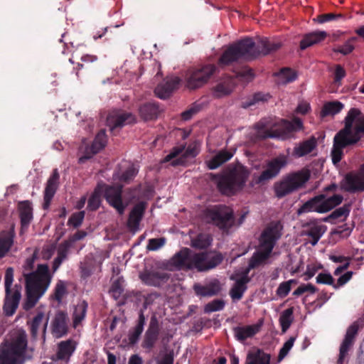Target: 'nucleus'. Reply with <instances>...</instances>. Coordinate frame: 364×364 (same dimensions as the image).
I'll return each instance as SVG.
<instances>
[{
	"instance_id": "nucleus-1",
	"label": "nucleus",
	"mask_w": 364,
	"mask_h": 364,
	"mask_svg": "<svg viewBox=\"0 0 364 364\" xmlns=\"http://www.w3.org/2000/svg\"><path fill=\"white\" fill-rule=\"evenodd\" d=\"M55 245H45L41 250H36L33 256L28 258L23 267L25 279L26 299L23 309L28 310L36 306L39 299L46 292L53 279L48 264H38L34 271V262L36 259L48 260L55 252Z\"/></svg>"
},
{
	"instance_id": "nucleus-2",
	"label": "nucleus",
	"mask_w": 364,
	"mask_h": 364,
	"mask_svg": "<svg viewBox=\"0 0 364 364\" xmlns=\"http://www.w3.org/2000/svg\"><path fill=\"white\" fill-rule=\"evenodd\" d=\"M282 229L283 225L279 221L269 224L261 234L258 249L250 260L248 267L241 273L235 272L230 277L232 280L235 281L230 291L232 300H240L242 297L247 289L246 284L250 281L248 277L250 269L259 267L267 261L276 241L282 235Z\"/></svg>"
},
{
	"instance_id": "nucleus-3",
	"label": "nucleus",
	"mask_w": 364,
	"mask_h": 364,
	"mask_svg": "<svg viewBox=\"0 0 364 364\" xmlns=\"http://www.w3.org/2000/svg\"><path fill=\"white\" fill-rule=\"evenodd\" d=\"M364 135V114L360 109L351 108L345 117V127L334 137L331 157L333 164L341 161L343 149L356 144Z\"/></svg>"
},
{
	"instance_id": "nucleus-4",
	"label": "nucleus",
	"mask_w": 364,
	"mask_h": 364,
	"mask_svg": "<svg viewBox=\"0 0 364 364\" xmlns=\"http://www.w3.org/2000/svg\"><path fill=\"white\" fill-rule=\"evenodd\" d=\"M223 259V257L219 252L196 253L183 248L173 257L172 264L178 269L203 272L215 267Z\"/></svg>"
},
{
	"instance_id": "nucleus-5",
	"label": "nucleus",
	"mask_w": 364,
	"mask_h": 364,
	"mask_svg": "<svg viewBox=\"0 0 364 364\" xmlns=\"http://www.w3.org/2000/svg\"><path fill=\"white\" fill-rule=\"evenodd\" d=\"M302 129V121L296 117L291 121L280 119L278 122L272 119H264L255 125L257 136L261 139L270 137L286 139Z\"/></svg>"
},
{
	"instance_id": "nucleus-6",
	"label": "nucleus",
	"mask_w": 364,
	"mask_h": 364,
	"mask_svg": "<svg viewBox=\"0 0 364 364\" xmlns=\"http://www.w3.org/2000/svg\"><path fill=\"white\" fill-rule=\"evenodd\" d=\"M27 347L26 332L14 329L0 349V364H21Z\"/></svg>"
},
{
	"instance_id": "nucleus-7",
	"label": "nucleus",
	"mask_w": 364,
	"mask_h": 364,
	"mask_svg": "<svg viewBox=\"0 0 364 364\" xmlns=\"http://www.w3.org/2000/svg\"><path fill=\"white\" fill-rule=\"evenodd\" d=\"M122 186H109L99 184L88 200L87 208L91 210H97L101 203V196L104 194L107 203L122 215L126 208L122 202Z\"/></svg>"
},
{
	"instance_id": "nucleus-8",
	"label": "nucleus",
	"mask_w": 364,
	"mask_h": 364,
	"mask_svg": "<svg viewBox=\"0 0 364 364\" xmlns=\"http://www.w3.org/2000/svg\"><path fill=\"white\" fill-rule=\"evenodd\" d=\"M248 176V170L242 165H237L220 177L218 188L224 195H234L242 189Z\"/></svg>"
},
{
	"instance_id": "nucleus-9",
	"label": "nucleus",
	"mask_w": 364,
	"mask_h": 364,
	"mask_svg": "<svg viewBox=\"0 0 364 364\" xmlns=\"http://www.w3.org/2000/svg\"><path fill=\"white\" fill-rule=\"evenodd\" d=\"M256 56L255 43L245 38L229 46L219 59L220 65H227L240 60H249Z\"/></svg>"
},
{
	"instance_id": "nucleus-10",
	"label": "nucleus",
	"mask_w": 364,
	"mask_h": 364,
	"mask_svg": "<svg viewBox=\"0 0 364 364\" xmlns=\"http://www.w3.org/2000/svg\"><path fill=\"white\" fill-rule=\"evenodd\" d=\"M343 197L339 194L328 196L321 193L306 201L299 210L298 213L317 212L320 213H327L340 205Z\"/></svg>"
},
{
	"instance_id": "nucleus-11",
	"label": "nucleus",
	"mask_w": 364,
	"mask_h": 364,
	"mask_svg": "<svg viewBox=\"0 0 364 364\" xmlns=\"http://www.w3.org/2000/svg\"><path fill=\"white\" fill-rule=\"evenodd\" d=\"M14 269L11 267L6 269L4 276V286L6 298L4 305V311L7 316H11L16 311L21 295V287L18 285L13 287Z\"/></svg>"
},
{
	"instance_id": "nucleus-12",
	"label": "nucleus",
	"mask_w": 364,
	"mask_h": 364,
	"mask_svg": "<svg viewBox=\"0 0 364 364\" xmlns=\"http://www.w3.org/2000/svg\"><path fill=\"white\" fill-rule=\"evenodd\" d=\"M204 219L220 229L226 230L233 224V212L227 206H215L205 210Z\"/></svg>"
},
{
	"instance_id": "nucleus-13",
	"label": "nucleus",
	"mask_w": 364,
	"mask_h": 364,
	"mask_svg": "<svg viewBox=\"0 0 364 364\" xmlns=\"http://www.w3.org/2000/svg\"><path fill=\"white\" fill-rule=\"evenodd\" d=\"M215 70L214 65H206L191 71L187 78L186 87L191 90L202 87L208 81Z\"/></svg>"
},
{
	"instance_id": "nucleus-14",
	"label": "nucleus",
	"mask_w": 364,
	"mask_h": 364,
	"mask_svg": "<svg viewBox=\"0 0 364 364\" xmlns=\"http://www.w3.org/2000/svg\"><path fill=\"white\" fill-rule=\"evenodd\" d=\"M50 328L52 335L57 338L66 335L69 329L67 312L63 310L56 311L51 318Z\"/></svg>"
},
{
	"instance_id": "nucleus-15",
	"label": "nucleus",
	"mask_w": 364,
	"mask_h": 364,
	"mask_svg": "<svg viewBox=\"0 0 364 364\" xmlns=\"http://www.w3.org/2000/svg\"><path fill=\"white\" fill-rule=\"evenodd\" d=\"M135 120V117L130 113H127L122 110H113L108 115L107 123L112 131L117 127L134 123Z\"/></svg>"
},
{
	"instance_id": "nucleus-16",
	"label": "nucleus",
	"mask_w": 364,
	"mask_h": 364,
	"mask_svg": "<svg viewBox=\"0 0 364 364\" xmlns=\"http://www.w3.org/2000/svg\"><path fill=\"white\" fill-rule=\"evenodd\" d=\"M287 157L280 156L270 161L267 166V168L262 173L257 183L269 180L278 174L280 169L287 164Z\"/></svg>"
},
{
	"instance_id": "nucleus-17",
	"label": "nucleus",
	"mask_w": 364,
	"mask_h": 364,
	"mask_svg": "<svg viewBox=\"0 0 364 364\" xmlns=\"http://www.w3.org/2000/svg\"><path fill=\"white\" fill-rule=\"evenodd\" d=\"M15 225L11 224L6 230L0 231V259L6 256L14 243Z\"/></svg>"
},
{
	"instance_id": "nucleus-18",
	"label": "nucleus",
	"mask_w": 364,
	"mask_h": 364,
	"mask_svg": "<svg viewBox=\"0 0 364 364\" xmlns=\"http://www.w3.org/2000/svg\"><path fill=\"white\" fill-rule=\"evenodd\" d=\"M343 188L348 191H362L364 189V174L363 173H350L342 183Z\"/></svg>"
},
{
	"instance_id": "nucleus-19",
	"label": "nucleus",
	"mask_w": 364,
	"mask_h": 364,
	"mask_svg": "<svg viewBox=\"0 0 364 364\" xmlns=\"http://www.w3.org/2000/svg\"><path fill=\"white\" fill-rule=\"evenodd\" d=\"M48 318L46 314L38 309L36 316L28 322L31 335L36 337L39 332L46 333Z\"/></svg>"
},
{
	"instance_id": "nucleus-20",
	"label": "nucleus",
	"mask_w": 364,
	"mask_h": 364,
	"mask_svg": "<svg viewBox=\"0 0 364 364\" xmlns=\"http://www.w3.org/2000/svg\"><path fill=\"white\" fill-rule=\"evenodd\" d=\"M262 325L263 321H259L258 323L255 324L237 327L235 328V336L238 341H245L259 333Z\"/></svg>"
},
{
	"instance_id": "nucleus-21",
	"label": "nucleus",
	"mask_w": 364,
	"mask_h": 364,
	"mask_svg": "<svg viewBox=\"0 0 364 364\" xmlns=\"http://www.w3.org/2000/svg\"><path fill=\"white\" fill-rule=\"evenodd\" d=\"M107 143V135L105 131L100 132L95 138V140L90 147H87L85 150V156L80 158V163L85 159H90L92 155L102 149Z\"/></svg>"
},
{
	"instance_id": "nucleus-22",
	"label": "nucleus",
	"mask_w": 364,
	"mask_h": 364,
	"mask_svg": "<svg viewBox=\"0 0 364 364\" xmlns=\"http://www.w3.org/2000/svg\"><path fill=\"white\" fill-rule=\"evenodd\" d=\"M358 329V326L355 323H353L348 328L345 339L340 348L338 364H343V360L345 359L349 348L353 344V339L357 334Z\"/></svg>"
},
{
	"instance_id": "nucleus-23",
	"label": "nucleus",
	"mask_w": 364,
	"mask_h": 364,
	"mask_svg": "<svg viewBox=\"0 0 364 364\" xmlns=\"http://www.w3.org/2000/svg\"><path fill=\"white\" fill-rule=\"evenodd\" d=\"M180 83V79L178 77H171L168 78L164 85H159L154 92L157 97L161 99H166L170 96L171 92L178 88Z\"/></svg>"
},
{
	"instance_id": "nucleus-24",
	"label": "nucleus",
	"mask_w": 364,
	"mask_h": 364,
	"mask_svg": "<svg viewBox=\"0 0 364 364\" xmlns=\"http://www.w3.org/2000/svg\"><path fill=\"white\" fill-rule=\"evenodd\" d=\"M311 173L308 168L289 174L286 178L293 191L302 187L310 178Z\"/></svg>"
},
{
	"instance_id": "nucleus-25",
	"label": "nucleus",
	"mask_w": 364,
	"mask_h": 364,
	"mask_svg": "<svg viewBox=\"0 0 364 364\" xmlns=\"http://www.w3.org/2000/svg\"><path fill=\"white\" fill-rule=\"evenodd\" d=\"M317 146V139L311 136L309 139L304 140L297 144L294 149L292 154L295 157H302L311 154Z\"/></svg>"
},
{
	"instance_id": "nucleus-26",
	"label": "nucleus",
	"mask_w": 364,
	"mask_h": 364,
	"mask_svg": "<svg viewBox=\"0 0 364 364\" xmlns=\"http://www.w3.org/2000/svg\"><path fill=\"white\" fill-rule=\"evenodd\" d=\"M18 211L21 218V234L26 230L29 223L31 222L32 215V206L31 203L28 201H22L18 203Z\"/></svg>"
},
{
	"instance_id": "nucleus-27",
	"label": "nucleus",
	"mask_w": 364,
	"mask_h": 364,
	"mask_svg": "<svg viewBox=\"0 0 364 364\" xmlns=\"http://www.w3.org/2000/svg\"><path fill=\"white\" fill-rule=\"evenodd\" d=\"M193 289L198 296H211L217 294L220 291V284L218 280L215 279L205 286L196 284L193 286Z\"/></svg>"
},
{
	"instance_id": "nucleus-28",
	"label": "nucleus",
	"mask_w": 364,
	"mask_h": 364,
	"mask_svg": "<svg viewBox=\"0 0 364 364\" xmlns=\"http://www.w3.org/2000/svg\"><path fill=\"white\" fill-rule=\"evenodd\" d=\"M75 348L76 342L73 340L61 341L58 346L57 358L68 362Z\"/></svg>"
},
{
	"instance_id": "nucleus-29",
	"label": "nucleus",
	"mask_w": 364,
	"mask_h": 364,
	"mask_svg": "<svg viewBox=\"0 0 364 364\" xmlns=\"http://www.w3.org/2000/svg\"><path fill=\"white\" fill-rule=\"evenodd\" d=\"M327 33L323 31H317L306 34L300 42V48L304 50L326 39Z\"/></svg>"
},
{
	"instance_id": "nucleus-30",
	"label": "nucleus",
	"mask_w": 364,
	"mask_h": 364,
	"mask_svg": "<svg viewBox=\"0 0 364 364\" xmlns=\"http://www.w3.org/2000/svg\"><path fill=\"white\" fill-rule=\"evenodd\" d=\"M146 208V203L141 202L134 205L129 213L128 219V226L130 228H136L138 227L142 216Z\"/></svg>"
},
{
	"instance_id": "nucleus-31",
	"label": "nucleus",
	"mask_w": 364,
	"mask_h": 364,
	"mask_svg": "<svg viewBox=\"0 0 364 364\" xmlns=\"http://www.w3.org/2000/svg\"><path fill=\"white\" fill-rule=\"evenodd\" d=\"M199 144L194 143L193 145L188 147L186 150L184 147L174 148L173 151L166 156L164 159L165 162L171 161L172 159L179 156L181 154L184 156L194 157L198 153Z\"/></svg>"
},
{
	"instance_id": "nucleus-32",
	"label": "nucleus",
	"mask_w": 364,
	"mask_h": 364,
	"mask_svg": "<svg viewBox=\"0 0 364 364\" xmlns=\"http://www.w3.org/2000/svg\"><path fill=\"white\" fill-rule=\"evenodd\" d=\"M270 356L259 349L250 351L245 364H269Z\"/></svg>"
},
{
	"instance_id": "nucleus-33",
	"label": "nucleus",
	"mask_w": 364,
	"mask_h": 364,
	"mask_svg": "<svg viewBox=\"0 0 364 364\" xmlns=\"http://www.w3.org/2000/svg\"><path fill=\"white\" fill-rule=\"evenodd\" d=\"M87 309V304L85 301H79L74 307L72 314L73 326L75 328L79 326L85 319Z\"/></svg>"
},
{
	"instance_id": "nucleus-34",
	"label": "nucleus",
	"mask_w": 364,
	"mask_h": 364,
	"mask_svg": "<svg viewBox=\"0 0 364 364\" xmlns=\"http://www.w3.org/2000/svg\"><path fill=\"white\" fill-rule=\"evenodd\" d=\"M234 155V151L222 150L219 151L212 159L207 162L210 169H215L223 163L230 160Z\"/></svg>"
},
{
	"instance_id": "nucleus-35",
	"label": "nucleus",
	"mask_w": 364,
	"mask_h": 364,
	"mask_svg": "<svg viewBox=\"0 0 364 364\" xmlns=\"http://www.w3.org/2000/svg\"><path fill=\"white\" fill-rule=\"evenodd\" d=\"M59 180V173L57 169H55L49 179L48 180L47 185L45 189V200L50 201L54 196L58 187Z\"/></svg>"
},
{
	"instance_id": "nucleus-36",
	"label": "nucleus",
	"mask_w": 364,
	"mask_h": 364,
	"mask_svg": "<svg viewBox=\"0 0 364 364\" xmlns=\"http://www.w3.org/2000/svg\"><path fill=\"white\" fill-rule=\"evenodd\" d=\"M158 113V107L152 103L145 104L139 109V114L141 118L146 121L156 118Z\"/></svg>"
},
{
	"instance_id": "nucleus-37",
	"label": "nucleus",
	"mask_w": 364,
	"mask_h": 364,
	"mask_svg": "<svg viewBox=\"0 0 364 364\" xmlns=\"http://www.w3.org/2000/svg\"><path fill=\"white\" fill-rule=\"evenodd\" d=\"M212 242V238L208 234H199L196 237L191 238V245L196 249H205L208 247Z\"/></svg>"
},
{
	"instance_id": "nucleus-38",
	"label": "nucleus",
	"mask_w": 364,
	"mask_h": 364,
	"mask_svg": "<svg viewBox=\"0 0 364 364\" xmlns=\"http://www.w3.org/2000/svg\"><path fill=\"white\" fill-rule=\"evenodd\" d=\"M343 107V104L338 101L328 102L323 105L321 114L322 117L334 115L340 112Z\"/></svg>"
},
{
	"instance_id": "nucleus-39",
	"label": "nucleus",
	"mask_w": 364,
	"mask_h": 364,
	"mask_svg": "<svg viewBox=\"0 0 364 364\" xmlns=\"http://www.w3.org/2000/svg\"><path fill=\"white\" fill-rule=\"evenodd\" d=\"M69 247L70 245L68 242H65L59 246L58 249V256L53 263V273L58 269L62 262L66 258Z\"/></svg>"
},
{
	"instance_id": "nucleus-40",
	"label": "nucleus",
	"mask_w": 364,
	"mask_h": 364,
	"mask_svg": "<svg viewBox=\"0 0 364 364\" xmlns=\"http://www.w3.org/2000/svg\"><path fill=\"white\" fill-rule=\"evenodd\" d=\"M234 80L235 79L230 77L227 81L219 84L214 90V95L218 97H220L230 93L234 87Z\"/></svg>"
},
{
	"instance_id": "nucleus-41",
	"label": "nucleus",
	"mask_w": 364,
	"mask_h": 364,
	"mask_svg": "<svg viewBox=\"0 0 364 364\" xmlns=\"http://www.w3.org/2000/svg\"><path fill=\"white\" fill-rule=\"evenodd\" d=\"M67 287L66 284L63 281H58L54 288V291L53 294L50 296V298L53 300L57 301L58 304L62 303L63 298L66 296Z\"/></svg>"
},
{
	"instance_id": "nucleus-42",
	"label": "nucleus",
	"mask_w": 364,
	"mask_h": 364,
	"mask_svg": "<svg viewBox=\"0 0 364 364\" xmlns=\"http://www.w3.org/2000/svg\"><path fill=\"white\" fill-rule=\"evenodd\" d=\"M293 314H294V308L290 307L284 311L280 315L279 318V323L282 327V330L283 332L287 331V330L290 327L292 321H293Z\"/></svg>"
},
{
	"instance_id": "nucleus-43",
	"label": "nucleus",
	"mask_w": 364,
	"mask_h": 364,
	"mask_svg": "<svg viewBox=\"0 0 364 364\" xmlns=\"http://www.w3.org/2000/svg\"><path fill=\"white\" fill-rule=\"evenodd\" d=\"M276 76L278 84H286L294 80L296 77V74L289 68H283Z\"/></svg>"
},
{
	"instance_id": "nucleus-44",
	"label": "nucleus",
	"mask_w": 364,
	"mask_h": 364,
	"mask_svg": "<svg viewBox=\"0 0 364 364\" xmlns=\"http://www.w3.org/2000/svg\"><path fill=\"white\" fill-rule=\"evenodd\" d=\"M330 259L336 263H343V265L337 267L334 272L336 276L339 275L343 271L348 268L350 264V259L342 255H331Z\"/></svg>"
},
{
	"instance_id": "nucleus-45",
	"label": "nucleus",
	"mask_w": 364,
	"mask_h": 364,
	"mask_svg": "<svg viewBox=\"0 0 364 364\" xmlns=\"http://www.w3.org/2000/svg\"><path fill=\"white\" fill-rule=\"evenodd\" d=\"M274 190L277 196L279 198L293 191V189L288 183L287 178L282 182L277 183L274 186Z\"/></svg>"
},
{
	"instance_id": "nucleus-46",
	"label": "nucleus",
	"mask_w": 364,
	"mask_h": 364,
	"mask_svg": "<svg viewBox=\"0 0 364 364\" xmlns=\"http://www.w3.org/2000/svg\"><path fill=\"white\" fill-rule=\"evenodd\" d=\"M296 284V281L290 279L281 283L277 289V295L281 298L287 296L291 291V284Z\"/></svg>"
},
{
	"instance_id": "nucleus-47",
	"label": "nucleus",
	"mask_w": 364,
	"mask_h": 364,
	"mask_svg": "<svg viewBox=\"0 0 364 364\" xmlns=\"http://www.w3.org/2000/svg\"><path fill=\"white\" fill-rule=\"evenodd\" d=\"M342 17L343 15L341 14H335L333 13H329L318 15L316 18H314L312 21L314 23L322 24Z\"/></svg>"
},
{
	"instance_id": "nucleus-48",
	"label": "nucleus",
	"mask_w": 364,
	"mask_h": 364,
	"mask_svg": "<svg viewBox=\"0 0 364 364\" xmlns=\"http://www.w3.org/2000/svg\"><path fill=\"white\" fill-rule=\"evenodd\" d=\"M225 302L222 299H215L208 303L204 306L205 313H211L222 310L224 308Z\"/></svg>"
},
{
	"instance_id": "nucleus-49",
	"label": "nucleus",
	"mask_w": 364,
	"mask_h": 364,
	"mask_svg": "<svg viewBox=\"0 0 364 364\" xmlns=\"http://www.w3.org/2000/svg\"><path fill=\"white\" fill-rule=\"evenodd\" d=\"M322 269V266L317 262H311L308 264L306 272L304 274V280H309L312 278L316 273Z\"/></svg>"
},
{
	"instance_id": "nucleus-50",
	"label": "nucleus",
	"mask_w": 364,
	"mask_h": 364,
	"mask_svg": "<svg viewBox=\"0 0 364 364\" xmlns=\"http://www.w3.org/2000/svg\"><path fill=\"white\" fill-rule=\"evenodd\" d=\"M144 322V318L143 316V314H141L140 315V318H139L138 324L136 326L133 332L131 333V334L129 336V340L132 343L136 342V341L138 339L139 336L142 333Z\"/></svg>"
},
{
	"instance_id": "nucleus-51",
	"label": "nucleus",
	"mask_w": 364,
	"mask_h": 364,
	"mask_svg": "<svg viewBox=\"0 0 364 364\" xmlns=\"http://www.w3.org/2000/svg\"><path fill=\"white\" fill-rule=\"evenodd\" d=\"M295 338L291 337L287 341H286L281 348L279 353V361H281L289 353L292 346H294Z\"/></svg>"
},
{
	"instance_id": "nucleus-52",
	"label": "nucleus",
	"mask_w": 364,
	"mask_h": 364,
	"mask_svg": "<svg viewBox=\"0 0 364 364\" xmlns=\"http://www.w3.org/2000/svg\"><path fill=\"white\" fill-rule=\"evenodd\" d=\"M137 172V168L133 164H129L126 172L118 178L120 181L127 182L134 178L136 175Z\"/></svg>"
},
{
	"instance_id": "nucleus-53",
	"label": "nucleus",
	"mask_w": 364,
	"mask_h": 364,
	"mask_svg": "<svg viewBox=\"0 0 364 364\" xmlns=\"http://www.w3.org/2000/svg\"><path fill=\"white\" fill-rule=\"evenodd\" d=\"M85 217L84 211H80L79 213H74L71 215L70 219L68 220V225H72L75 228L79 226Z\"/></svg>"
},
{
	"instance_id": "nucleus-54",
	"label": "nucleus",
	"mask_w": 364,
	"mask_h": 364,
	"mask_svg": "<svg viewBox=\"0 0 364 364\" xmlns=\"http://www.w3.org/2000/svg\"><path fill=\"white\" fill-rule=\"evenodd\" d=\"M307 291L314 293L316 291L315 287L311 284H301L294 291L293 294L300 296Z\"/></svg>"
},
{
	"instance_id": "nucleus-55",
	"label": "nucleus",
	"mask_w": 364,
	"mask_h": 364,
	"mask_svg": "<svg viewBox=\"0 0 364 364\" xmlns=\"http://www.w3.org/2000/svg\"><path fill=\"white\" fill-rule=\"evenodd\" d=\"M311 110L310 103L306 100H301L299 102L296 109V113L300 114H306L309 113Z\"/></svg>"
},
{
	"instance_id": "nucleus-56",
	"label": "nucleus",
	"mask_w": 364,
	"mask_h": 364,
	"mask_svg": "<svg viewBox=\"0 0 364 364\" xmlns=\"http://www.w3.org/2000/svg\"><path fill=\"white\" fill-rule=\"evenodd\" d=\"M316 282L318 284H333V278L328 273H320L316 277Z\"/></svg>"
},
{
	"instance_id": "nucleus-57",
	"label": "nucleus",
	"mask_w": 364,
	"mask_h": 364,
	"mask_svg": "<svg viewBox=\"0 0 364 364\" xmlns=\"http://www.w3.org/2000/svg\"><path fill=\"white\" fill-rule=\"evenodd\" d=\"M164 243L165 240L164 238L151 239L149 241L147 248L149 250H156L162 247Z\"/></svg>"
},
{
	"instance_id": "nucleus-58",
	"label": "nucleus",
	"mask_w": 364,
	"mask_h": 364,
	"mask_svg": "<svg viewBox=\"0 0 364 364\" xmlns=\"http://www.w3.org/2000/svg\"><path fill=\"white\" fill-rule=\"evenodd\" d=\"M353 48H354V47L352 45L350 41H348L342 46L334 49V51L341 53L343 55H347V54H349L350 53H351L353 51Z\"/></svg>"
},
{
	"instance_id": "nucleus-59",
	"label": "nucleus",
	"mask_w": 364,
	"mask_h": 364,
	"mask_svg": "<svg viewBox=\"0 0 364 364\" xmlns=\"http://www.w3.org/2000/svg\"><path fill=\"white\" fill-rule=\"evenodd\" d=\"M243 77L252 79L253 77V71L251 69L245 68L242 72H239L236 73L235 79L241 80Z\"/></svg>"
},
{
	"instance_id": "nucleus-60",
	"label": "nucleus",
	"mask_w": 364,
	"mask_h": 364,
	"mask_svg": "<svg viewBox=\"0 0 364 364\" xmlns=\"http://www.w3.org/2000/svg\"><path fill=\"white\" fill-rule=\"evenodd\" d=\"M352 276H353L352 272H347L346 273H345L343 275L341 276L338 279L336 287H341V286L344 285L352 278Z\"/></svg>"
},
{
	"instance_id": "nucleus-61",
	"label": "nucleus",
	"mask_w": 364,
	"mask_h": 364,
	"mask_svg": "<svg viewBox=\"0 0 364 364\" xmlns=\"http://www.w3.org/2000/svg\"><path fill=\"white\" fill-rule=\"evenodd\" d=\"M173 355L172 353H166L157 360V364H173Z\"/></svg>"
},
{
	"instance_id": "nucleus-62",
	"label": "nucleus",
	"mask_w": 364,
	"mask_h": 364,
	"mask_svg": "<svg viewBox=\"0 0 364 364\" xmlns=\"http://www.w3.org/2000/svg\"><path fill=\"white\" fill-rule=\"evenodd\" d=\"M345 75V70L341 65H337L335 68V81L339 82Z\"/></svg>"
},
{
	"instance_id": "nucleus-63",
	"label": "nucleus",
	"mask_w": 364,
	"mask_h": 364,
	"mask_svg": "<svg viewBox=\"0 0 364 364\" xmlns=\"http://www.w3.org/2000/svg\"><path fill=\"white\" fill-rule=\"evenodd\" d=\"M82 62L85 65L95 63L97 60V56L95 55L86 54L82 56Z\"/></svg>"
},
{
	"instance_id": "nucleus-64",
	"label": "nucleus",
	"mask_w": 364,
	"mask_h": 364,
	"mask_svg": "<svg viewBox=\"0 0 364 364\" xmlns=\"http://www.w3.org/2000/svg\"><path fill=\"white\" fill-rule=\"evenodd\" d=\"M348 214V209L345 208H340L336 209L331 215V216L334 218H338L342 216L346 217Z\"/></svg>"
}]
</instances>
